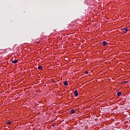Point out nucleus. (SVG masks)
<instances>
[{"label": "nucleus", "mask_w": 130, "mask_h": 130, "mask_svg": "<svg viewBox=\"0 0 130 130\" xmlns=\"http://www.w3.org/2000/svg\"><path fill=\"white\" fill-rule=\"evenodd\" d=\"M102 44H103V46H106V45H107V44H108L105 41H103L102 42Z\"/></svg>", "instance_id": "obj_3"}, {"label": "nucleus", "mask_w": 130, "mask_h": 130, "mask_svg": "<svg viewBox=\"0 0 130 130\" xmlns=\"http://www.w3.org/2000/svg\"><path fill=\"white\" fill-rule=\"evenodd\" d=\"M74 94L75 95V96L77 97V96H78V95H79V93H78V90H75V91L74 92Z\"/></svg>", "instance_id": "obj_2"}, {"label": "nucleus", "mask_w": 130, "mask_h": 130, "mask_svg": "<svg viewBox=\"0 0 130 130\" xmlns=\"http://www.w3.org/2000/svg\"><path fill=\"white\" fill-rule=\"evenodd\" d=\"M12 62L13 63H17V62H18V60L17 59H15V60H12Z\"/></svg>", "instance_id": "obj_4"}, {"label": "nucleus", "mask_w": 130, "mask_h": 130, "mask_svg": "<svg viewBox=\"0 0 130 130\" xmlns=\"http://www.w3.org/2000/svg\"><path fill=\"white\" fill-rule=\"evenodd\" d=\"M63 84H64V86H68V81H64V82H63Z\"/></svg>", "instance_id": "obj_7"}, {"label": "nucleus", "mask_w": 130, "mask_h": 130, "mask_svg": "<svg viewBox=\"0 0 130 130\" xmlns=\"http://www.w3.org/2000/svg\"><path fill=\"white\" fill-rule=\"evenodd\" d=\"M38 69L40 70H42V66H39Z\"/></svg>", "instance_id": "obj_8"}, {"label": "nucleus", "mask_w": 130, "mask_h": 130, "mask_svg": "<svg viewBox=\"0 0 130 130\" xmlns=\"http://www.w3.org/2000/svg\"><path fill=\"white\" fill-rule=\"evenodd\" d=\"M117 96H118V97H119L120 96H121V92H118L117 93Z\"/></svg>", "instance_id": "obj_5"}, {"label": "nucleus", "mask_w": 130, "mask_h": 130, "mask_svg": "<svg viewBox=\"0 0 130 130\" xmlns=\"http://www.w3.org/2000/svg\"><path fill=\"white\" fill-rule=\"evenodd\" d=\"M123 32L124 33V34H125V33H126L127 32V31H128V30L127 29V28H125V27H124L123 28Z\"/></svg>", "instance_id": "obj_1"}, {"label": "nucleus", "mask_w": 130, "mask_h": 130, "mask_svg": "<svg viewBox=\"0 0 130 130\" xmlns=\"http://www.w3.org/2000/svg\"><path fill=\"white\" fill-rule=\"evenodd\" d=\"M75 112H76V111H75V109L71 110V114L75 113Z\"/></svg>", "instance_id": "obj_6"}, {"label": "nucleus", "mask_w": 130, "mask_h": 130, "mask_svg": "<svg viewBox=\"0 0 130 130\" xmlns=\"http://www.w3.org/2000/svg\"><path fill=\"white\" fill-rule=\"evenodd\" d=\"M12 123V122L11 121H9L8 122H7V124H11Z\"/></svg>", "instance_id": "obj_9"}, {"label": "nucleus", "mask_w": 130, "mask_h": 130, "mask_svg": "<svg viewBox=\"0 0 130 130\" xmlns=\"http://www.w3.org/2000/svg\"><path fill=\"white\" fill-rule=\"evenodd\" d=\"M85 73H86V74H88V72H86Z\"/></svg>", "instance_id": "obj_10"}]
</instances>
